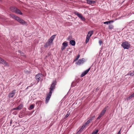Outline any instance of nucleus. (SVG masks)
<instances>
[{
    "label": "nucleus",
    "instance_id": "f257e3e1",
    "mask_svg": "<svg viewBox=\"0 0 134 134\" xmlns=\"http://www.w3.org/2000/svg\"><path fill=\"white\" fill-rule=\"evenodd\" d=\"M55 37V35L52 36L48 40V41L44 45L45 47H47L49 46H50L51 44L52 43L53 41L54 40Z\"/></svg>",
    "mask_w": 134,
    "mask_h": 134
},
{
    "label": "nucleus",
    "instance_id": "f03ea898",
    "mask_svg": "<svg viewBox=\"0 0 134 134\" xmlns=\"http://www.w3.org/2000/svg\"><path fill=\"white\" fill-rule=\"evenodd\" d=\"M57 84V82L56 80L53 81L51 84V85L50 87L49 88V92L50 93H52V92L55 89V85Z\"/></svg>",
    "mask_w": 134,
    "mask_h": 134
},
{
    "label": "nucleus",
    "instance_id": "7ed1b4c3",
    "mask_svg": "<svg viewBox=\"0 0 134 134\" xmlns=\"http://www.w3.org/2000/svg\"><path fill=\"white\" fill-rule=\"evenodd\" d=\"M10 10L13 12L17 13L19 14H22V13L20 12V10L15 7H10Z\"/></svg>",
    "mask_w": 134,
    "mask_h": 134
},
{
    "label": "nucleus",
    "instance_id": "20e7f679",
    "mask_svg": "<svg viewBox=\"0 0 134 134\" xmlns=\"http://www.w3.org/2000/svg\"><path fill=\"white\" fill-rule=\"evenodd\" d=\"M130 44L127 42H123L121 46L124 48L128 49L130 47Z\"/></svg>",
    "mask_w": 134,
    "mask_h": 134
},
{
    "label": "nucleus",
    "instance_id": "39448f33",
    "mask_svg": "<svg viewBox=\"0 0 134 134\" xmlns=\"http://www.w3.org/2000/svg\"><path fill=\"white\" fill-rule=\"evenodd\" d=\"M42 76V74H38L36 76V79L37 81V82H38L40 81H42V79H41V77Z\"/></svg>",
    "mask_w": 134,
    "mask_h": 134
},
{
    "label": "nucleus",
    "instance_id": "423d86ee",
    "mask_svg": "<svg viewBox=\"0 0 134 134\" xmlns=\"http://www.w3.org/2000/svg\"><path fill=\"white\" fill-rule=\"evenodd\" d=\"M52 93H51L50 92L47 95V96L46 98V103H47L49 101L50 99Z\"/></svg>",
    "mask_w": 134,
    "mask_h": 134
},
{
    "label": "nucleus",
    "instance_id": "0eeeda50",
    "mask_svg": "<svg viewBox=\"0 0 134 134\" xmlns=\"http://www.w3.org/2000/svg\"><path fill=\"white\" fill-rule=\"evenodd\" d=\"M16 91L14 90L12 91L8 95V97L9 98H12L15 95L16 93Z\"/></svg>",
    "mask_w": 134,
    "mask_h": 134
},
{
    "label": "nucleus",
    "instance_id": "6e6552de",
    "mask_svg": "<svg viewBox=\"0 0 134 134\" xmlns=\"http://www.w3.org/2000/svg\"><path fill=\"white\" fill-rule=\"evenodd\" d=\"M84 60L83 58L80 59L77 62L76 64L77 65H80L84 63Z\"/></svg>",
    "mask_w": 134,
    "mask_h": 134
},
{
    "label": "nucleus",
    "instance_id": "1a4fd4ad",
    "mask_svg": "<svg viewBox=\"0 0 134 134\" xmlns=\"http://www.w3.org/2000/svg\"><path fill=\"white\" fill-rule=\"evenodd\" d=\"M10 15L11 16L12 18L15 19L16 20H17L19 22V21L21 19L20 18H19L16 16L12 14H10Z\"/></svg>",
    "mask_w": 134,
    "mask_h": 134
},
{
    "label": "nucleus",
    "instance_id": "9d476101",
    "mask_svg": "<svg viewBox=\"0 0 134 134\" xmlns=\"http://www.w3.org/2000/svg\"><path fill=\"white\" fill-rule=\"evenodd\" d=\"M1 63L4 65L5 66H9V64L5 61L3 59L2 60Z\"/></svg>",
    "mask_w": 134,
    "mask_h": 134
},
{
    "label": "nucleus",
    "instance_id": "9b49d317",
    "mask_svg": "<svg viewBox=\"0 0 134 134\" xmlns=\"http://www.w3.org/2000/svg\"><path fill=\"white\" fill-rule=\"evenodd\" d=\"M90 69V68L86 70L84 72H83L81 75V77H82L84 76H85L86 75L89 71Z\"/></svg>",
    "mask_w": 134,
    "mask_h": 134
},
{
    "label": "nucleus",
    "instance_id": "f8f14e48",
    "mask_svg": "<svg viewBox=\"0 0 134 134\" xmlns=\"http://www.w3.org/2000/svg\"><path fill=\"white\" fill-rule=\"evenodd\" d=\"M108 107H105V108L102 111L100 114L102 116H103L105 113Z\"/></svg>",
    "mask_w": 134,
    "mask_h": 134
},
{
    "label": "nucleus",
    "instance_id": "ddd939ff",
    "mask_svg": "<svg viewBox=\"0 0 134 134\" xmlns=\"http://www.w3.org/2000/svg\"><path fill=\"white\" fill-rule=\"evenodd\" d=\"M19 22L23 25L27 26L28 25L25 21L21 19Z\"/></svg>",
    "mask_w": 134,
    "mask_h": 134
},
{
    "label": "nucleus",
    "instance_id": "4468645a",
    "mask_svg": "<svg viewBox=\"0 0 134 134\" xmlns=\"http://www.w3.org/2000/svg\"><path fill=\"white\" fill-rule=\"evenodd\" d=\"M87 3L90 5L94 4L96 2L95 1L92 0H86Z\"/></svg>",
    "mask_w": 134,
    "mask_h": 134
},
{
    "label": "nucleus",
    "instance_id": "2eb2a0df",
    "mask_svg": "<svg viewBox=\"0 0 134 134\" xmlns=\"http://www.w3.org/2000/svg\"><path fill=\"white\" fill-rule=\"evenodd\" d=\"M93 33V31H89L88 33V34L87 35V36H88V37H90L92 35Z\"/></svg>",
    "mask_w": 134,
    "mask_h": 134
},
{
    "label": "nucleus",
    "instance_id": "dca6fc26",
    "mask_svg": "<svg viewBox=\"0 0 134 134\" xmlns=\"http://www.w3.org/2000/svg\"><path fill=\"white\" fill-rule=\"evenodd\" d=\"M23 107V105L22 104H20L17 107H16V110H20Z\"/></svg>",
    "mask_w": 134,
    "mask_h": 134
},
{
    "label": "nucleus",
    "instance_id": "f3484780",
    "mask_svg": "<svg viewBox=\"0 0 134 134\" xmlns=\"http://www.w3.org/2000/svg\"><path fill=\"white\" fill-rule=\"evenodd\" d=\"M127 75H130L131 76H133L134 75V71H133V72H132L131 71H130L127 75H125V76Z\"/></svg>",
    "mask_w": 134,
    "mask_h": 134
},
{
    "label": "nucleus",
    "instance_id": "a211bd4d",
    "mask_svg": "<svg viewBox=\"0 0 134 134\" xmlns=\"http://www.w3.org/2000/svg\"><path fill=\"white\" fill-rule=\"evenodd\" d=\"M75 14L80 18H81L82 16L81 14H80L79 13L77 12H75Z\"/></svg>",
    "mask_w": 134,
    "mask_h": 134
},
{
    "label": "nucleus",
    "instance_id": "6ab92c4d",
    "mask_svg": "<svg viewBox=\"0 0 134 134\" xmlns=\"http://www.w3.org/2000/svg\"><path fill=\"white\" fill-rule=\"evenodd\" d=\"M70 44L72 46H74L75 44V42L74 40H71L70 41Z\"/></svg>",
    "mask_w": 134,
    "mask_h": 134
},
{
    "label": "nucleus",
    "instance_id": "aec40b11",
    "mask_svg": "<svg viewBox=\"0 0 134 134\" xmlns=\"http://www.w3.org/2000/svg\"><path fill=\"white\" fill-rule=\"evenodd\" d=\"M62 46L63 47H66L68 46V42H64L62 44Z\"/></svg>",
    "mask_w": 134,
    "mask_h": 134
},
{
    "label": "nucleus",
    "instance_id": "412c9836",
    "mask_svg": "<svg viewBox=\"0 0 134 134\" xmlns=\"http://www.w3.org/2000/svg\"><path fill=\"white\" fill-rule=\"evenodd\" d=\"M134 96V93L129 96L127 98V99H130L132 98Z\"/></svg>",
    "mask_w": 134,
    "mask_h": 134
},
{
    "label": "nucleus",
    "instance_id": "4be33fe9",
    "mask_svg": "<svg viewBox=\"0 0 134 134\" xmlns=\"http://www.w3.org/2000/svg\"><path fill=\"white\" fill-rule=\"evenodd\" d=\"M114 28V26L112 24H110L109 25V29H113Z\"/></svg>",
    "mask_w": 134,
    "mask_h": 134
},
{
    "label": "nucleus",
    "instance_id": "5701e85b",
    "mask_svg": "<svg viewBox=\"0 0 134 134\" xmlns=\"http://www.w3.org/2000/svg\"><path fill=\"white\" fill-rule=\"evenodd\" d=\"M99 130H95L92 133V134H97Z\"/></svg>",
    "mask_w": 134,
    "mask_h": 134
},
{
    "label": "nucleus",
    "instance_id": "b1692460",
    "mask_svg": "<svg viewBox=\"0 0 134 134\" xmlns=\"http://www.w3.org/2000/svg\"><path fill=\"white\" fill-rule=\"evenodd\" d=\"M90 37H88V36H87L86 38V43H87L89 42V39H90Z\"/></svg>",
    "mask_w": 134,
    "mask_h": 134
},
{
    "label": "nucleus",
    "instance_id": "393cba45",
    "mask_svg": "<svg viewBox=\"0 0 134 134\" xmlns=\"http://www.w3.org/2000/svg\"><path fill=\"white\" fill-rule=\"evenodd\" d=\"M95 115H94L93 116L90 117L89 120L91 121L93 120L94 118L95 117Z\"/></svg>",
    "mask_w": 134,
    "mask_h": 134
},
{
    "label": "nucleus",
    "instance_id": "a878e982",
    "mask_svg": "<svg viewBox=\"0 0 134 134\" xmlns=\"http://www.w3.org/2000/svg\"><path fill=\"white\" fill-rule=\"evenodd\" d=\"M34 105L32 104L30 106V109H34Z\"/></svg>",
    "mask_w": 134,
    "mask_h": 134
},
{
    "label": "nucleus",
    "instance_id": "bb28decb",
    "mask_svg": "<svg viewBox=\"0 0 134 134\" xmlns=\"http://www.w3.org/2000/svg\"><path fill=\"white\" fill-rule=\"evenodd\" d=\"M91 122V121L88 120L85 124L86 125H87Z\"/></svg>",
    "mask_w": 134,
    "mask_h": 134
},
{
    "label": "nucleus",
    "instance_id": "cd10ccee",
    "mask_svg": "<svg viewBox=\"0 0 134 134\" xmlns=\"http://www.w3.org/2000/svg\"><path fill=\"white\" fill-rule=\"evenodd\" d=\"M86 126L85 124H84L82 125V126L81 127V129L83 130L84 129V128L86 127Z\"/></svg>",
    "mask_w": 134,
    "mask_h": 134
},
{
    "label": "nucleus",
    "instance_id": "c85d7f7f",
    "mask_svg": "<svg viewBox=\"0 0 134 134\" xmlns=\"http://www.w3.org/2000/svg\"><path fill=\"white\" fill-rule=\"evenodd\" d=\"M80 19L82 20L83 21H84L85 20V18L83 17L82 16L81 17V18H80Z\"/></svg>",
    "mask_w": 134,
    "mask_h": 134
},
{
    "label": "nucleus",
    "instance_id": "c756f323",
    "mask_svg": "<svg viewBox=\"0 0 134 134\" xmlns=\"http://www.w3.org/2000/svg\"><path fill=\"white\" fill-rule=\"evenodd\" d=\"M103 23L104 24H108L110 23V22L109 21H107L104 22Z\"/></svg>",
    "mask_w": 134,
    "mask_h": 134
},
{
    "label": "nucleus",
    "instance_id": "7c9ffc66",
    "mask_svg": "<svg viewBox=\"0 0 134 134\" xmlns=\"http://www.w3.org/2000/svg\"><path fill=\"white\" fill-rule=\"evenodd\" d=\"M102 116L100 114L99 115L97 118V120L99 119Z\"/></svg>",
    "mask_w": 134,
    "mask_h": 134
},
{
    "label": "nucleus",
    "instance_id": "2f4dec72",
    "mask_svg": "<svg viewBox=\"0 0 134 134\" xmlns=\"http://www.w3.org/2000/svg\"><path fill=\"white\" fill-rule=\"evenodd\" d=\"M66 47H63V46H62V47H61V50L63 51L64 49H65V48Z\"/></svg>",
    "mask_w": 134,
    "mask_h": 134
},
{
    "label": "nucleus",
    "instance_id": "473e14b6",
    "mask_svg": "<svg viewBox=\"0 0 134 134\" xmlns=\"http://www.w3.org/2000/svg\"><path fill=\"white\" fill-rule=\"evenodd\" d=\"M17 113L18 112L17 111H15L13 112V114L15 115H16L17 114Z\"/></svg>",
    "mask_w": 134,
    "mask_h": 134
},
{
    "label": "nucleus",
    "instance_id": "72a5a7b5",
    "mask_svg": "<svg viewBox=\"0 0 134 134\" xmlns=\"http://www.w3.org/2000/svg\"><path fill=\"white\" fill-rule=\"evenodd\" d=\"M18 52L20 53L21 54H22V55H24V53L22 52L21 51L19 50Z\"/></svg>",
    "mask_w": 134,
    "mask_h": 134
},
{
    "label": "nucleus",
    "instance_id": "f704fd0d",
    "mask_svg": "<svg viewBox=\"0 0 134 134\" xmlns=\"http://www.w3.org/2000/svg\"><path fill=\"white\" fill-rule=\"evenodd\" d=\"M99 44H100V45H101V44L103 43L102 41H101V40H99Z\"/></svg>",
    "mask_w": 134,
    "mask_h": 134
},
{
    "label": "nucleus",
    "instance_id": "c9c22d12",
    "mask_svg": "<svg viewBox=\"0 0 134 134\" xmlns=\"http://www.w3.org/2000/svg\"><path fill=\"white\" fill-rule=\"evenodd\" d=\"M69 114L68 113L66 114V115H65V118H67V117H68L69 116Z\"/></svg>",
    "mask_w": 134,
    "mask_h": 134
},
{
    "label": "nucleus",
    "instance_id": "e433bc0d",
    "mask_svg": "<svg viewBox=\"0 0 134 134\" xmlns=\"http://www.w3.org/2000/svg\"><path fill=\"white\" fill-rule=\"evenodd\" d=\"M121 129L117 134H121Z\"/></svg>",
    "mask_w": 134,
    "mask_h": 134
},
{
    "label": "nucleus",
    "instance_id": "4c0bfd02",
    "mask_svg": "<svg viewBox=\"0 0 134 134\" xmlns=\"http://www.w3.org/2000/svg\"><path fill=\"white\" fill-rule=\"evenodd\" d=\"M82 129H81V128H80V129L79 131H78V132H81L82 131Z\"/></svg>",
    "mask_w": 134,
    "mask_h": 134
},
{
    "label": "nucleus",
    "instance_id": "58836bf2",
    "mask_svg": "<svg viewBox=\"0 0 134 134\" xmlns=\"http://www.w3.org/2000/svg\"><path fill=\"white\" fill-rule=\"evenodd\" d=\"M80 56V55H78L77 57L76 58L78 59L79 58Z\"/></svg>",
    "mask_w": 134,
    "mask_h": 134
},
{
    "label": "nucleus",
    "instance_id": "ea45409f",
    "mask_svg": "<svg viewBox=\"0 0 134 134\" xmlns=\"http://www.w3.org/2000/svg\"><path fill=\"white\" fill-rule=\"evenodd\" d=\"M72 38V37H71V36H69L68 37V39H71V38Z\"/></svg>",
    "mask_w": 134,
    "mask_h": 134
},
{
    "label": "nucleus",
    "instance_id": "a19ab883",
    "mask_svg": "<svg viewBox=\"0 0 134 134\" xmlns=\"http://www.w3.org/2000/svg\"><path fill=\"white\" fill-rule=\"evenodd\" d=\"M16 110V108H13L12 109V110Z\"/></svg>",
    "mask_w": 134,
    "mask_h": 134
},
{
    "label": "nucleus",
    "instance_id": "79ce46f5",
    "mask_svg": "<svg viewBox=\"0 0 134 134\" xmlns=\"http://www.w3.org/2000/svg\"><path fill=\"white\" fill-rule=\"evenodd\" d=\"M114 21H109V22H110V23H113V22Z\"/></svg>",
    "mask_w": 134,
    "mask_h": 134
},
{
    "label": "nucleus",
    "instance_id": "37998d69",
    "mask_svg": "<svg viewBox=\"0 0 134 134\" xmlns=\"http://www.w3.org/2000/svg\"><path fill=\"white\" fill-rule=\"evenodd\" d=\"M3 59H2V58L0 57V63H1V61Z\"/></svg>",
    "mask_w": 134,
    "mask_h": 134
},
{
    "label": "nucleus",
    "instance_id": "c03bdc74",
    "mask_svg": "<svg viewBox=\"0 0 134 134\" xmlns=\"http://www.w3.org/2000/svg\"><path fill=\"white\" fill-rule=\"evenodd\" d=\"M78 59H77V58H76L75 59L74 61H76Z\"/></svg>",
    "mask_w": 134,
    "mask_h": 134
},
{
    "label": "nucleus",
    "instance_id": "a18cd8bd",
    "mask_svg": "<svg viewBox=\"0 0 134 134\" xmlns=\"http://www.w3.org/2000/svg\"><path fill=\"white\" fill-rule=\"evenodd\" d=\"M10 122V124H11V123H12V120H11Z\"/></svg>",
    "mask_w": 134,
    "mask_h": 134
},
{
    "label": "nucleus",
    "instance_id": "49530a36",
    "mask_svg": "<svg viewBox=\"0 0 134 134\" xmlns=\"http://www.w3.org/2000/svg\"><path fill=\"white\" fill-rule=\"evenodd\" d=\"M22 115H21V116L20 117H21H21H22Z\"/></svg>",
    "mask_w": 134,
    "mask_h": 134
}]
</instances>
